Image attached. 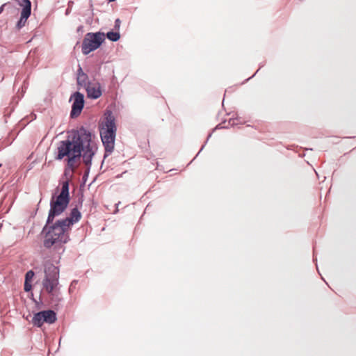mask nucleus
Masks as SVG:
<instances>
[{"label":"nucleus","mask_w":356,"mask_h":356,"mask_svg":"<svg viewBox=\"0 0 356 356\" xmlns=\"http://www.w3.org/2000/svg\"><path fill=\"white\" fill-rule=\"evenodd\" d=\"M198 154H199L197 153V155L194 156V159H196V158H197V156H198Z\"/></svg>","instance_id":"24"},{"label":"nucleus","mask_w":356,"mask_h":356,"mask_svg":"<svg viewBox=\"0 0 356 356\" xmlns=\"http://www.w3.org/2000/svg\"><path fill=\"white\" fill-rule=\"evenodd\" d=\"M83 26H79L78 28H77V32H81L83 31Z\"/></svg>","instance_id":"17"},{"label":"nucleus","mask_w":356,"mask_h":356,"mask_svg":"<svg viewBox=\"0 0 356 356\" xmlns=\"http://www.w3.org/2000/svg\"><path fill=\"white\" fill-rule=\"evenodd\" d=\"M96 150L97 147L92 142L91 133L81 127L68 132L67 138L58 143L55 159L60 161L65 159L67 165L64 174L67 176L68 170L72 173L76 170V162L81 158L85 165L90 164Z\"/></svg>","instance_id":"2"},{"label":"nucleus","mask_w":356,"mask_h":356,"mask_svg":"<svg viewBox=\"0 0 356 356\" xmlns=\"http://www.w3.org/2000/svg\"><path fill=\"white\" fill-rule=\"evenodd\" d=\"M59 269L50 262L44 264V277L42 280L43 289L47 293H54L58 289Z\"/></svg>","instance_id":"4"},{"label":"nucleus","mask_w":356,"mask_h":356,"mask_svg":"<svg viewBox=\"0 0 356 356\" xmlns=\"http://www.w3.org/2000/svg\"><path fill=\"white\" fill-rule=\"evenodd\" d=\"M91 165H92V160H90V164L89 165H86V170L85 171V173H84V175L83 177V179H86L88 177V174L90 172V168H91Z\"/></svg>","instance_id":"14"},{"label":"nucleus","mask_w":356,"mask_h":356,"mask_svg":"<svg viewBox=\"0 0 356 356\" xmlns=\"http://www.w3.org/2000/svg\"><path fill=\"white\" fill-rule=\"evenodd\" d=\"M85 88L88 98L96 99L102 95V91L99 85L95 86L92 83H88Z\"/></svg>","instance_id":"9"},{"label":"nucleus","mask_w":356,"mask_h":356,"mask_svg":"<svg viewBox=\"0 0 356 356\" xmlns=\"http://www.w3.org/2000/svg\"><path fill=\"white\" fill-rule=\"evenodd\" d=\"M104 40V34L101 32L88 33L83 40L81 51L83 54L88 55L98 49Z\"/></svg>","instance_id":"5"},{"label":"nucleus","mask_w":356,"mask_h":356,"mask_svg":"<svg viewBox=\"0 0 356 356\" xmlns=\"http://www.w3.org/2000/svg\"><path fill=\"white\" fill-rule=\"evenodd\" d=\"M204 146H205V144L202 146V147H201L200 150L199 151L198 154H200V152L204 149Z\"/></svg>","instance_id":"19"},{"label":"nucleus","mask_w":356,"mask_h":356,"mask_svg":"<svg viewBox=\"0 0 356 356\" xmlns=\"http://www.w3.org/2000/svg\"><path fill=\"white\" fill-rule=\"evenodd\" d=\"M76 282L75 281H73L72 283H71V286L73 285L74 283H75Z\"/></svg>","instance_id":"23"},{"label":"nucleus","mask_w":356,"mask_h":356,"mask_svg":"<svg viewBox=\"0 0 356 356\" xmlns=\"http://www.w3.org/2000/svg\"><path fill=\"white\" fill-rule=\"evenodd\" d=\"M120 25H121V20L118 18L116 19L115 21L114 28L117 31H119V29L120 28Z\"/></svg>","instance_id":"16"},{"label":"nucleus","mask_w":356,"mask_h":356,"mask_svg":"<svg viewBox=\"0 0 356 356\" xmlns=\"http://www.w3.org/2000/svg\"><path fill=\"white\" fill-rule=\"evenodd\" d=\"M19 5L22 7L21 11V16L19 20L17 23V28L18 29L24 26L27 19L30 17L31 13V2L29 0H20Z\"/></svg>","instance_id":"8"},{"label":"nucleus","mask_w":356,"mask_h":356,"mask_svg":"<svg viewBox=\"0 0 356 356\" xmlns=\"http://www.w3.org/2000/svg\"><path fill=\"white\" fill-rule=\"evenodd\" d=\"M70 9H69V8H67V9L66 10V13H65V14H66V15H68V14H69V13H70Z\"/></svg>","instance_id":"20"},{"label":"nucleus","mask_w":356,"mask_h":356,"mask_svg":"<svg viewBox=\"0 0 356 356\" xmlns=\"http://www.w3.org/2000/svg\"><path fill=\"white\" fill-rule=\"evenodd\" d=\"M61 191L57 196L53 195L50 200V209L47 222L42 230L44 235V246L50 248L58 243H66L69 241L67 232L70 227L77 222L81 218V212L76 207L72 209L70 217L57 220L51 225L55 217L60 216L67 207L70 197L69 193L70 180L61 183Z\"/></svg>","instance_id":"1"},{"label":"nucleus","mask_w":356,"mask_h":356,"mask_svg":"<svg viewBox=\"0 0 356 356\" xmlns=\"http://www.w3.org/2000/svg\"><path fill=\"white\" fill-rule=\"evenodd\" d=\"M72 99H74V102L72 105L70 116L71 118H74L81 113L84 106V95L79 92H75L71 96L70 100Z\"/></svg>","instance_id":"7"},{"label":"nucleus","mask_w":356,"mask_h":356,"mask_svg":"<svg viewBox=\"0 0 356 356\" xmlns=\"http://www.w3.org/2000/svg\"><path fill=\"white\" fill-rule=\"evenodd\" d=\"M106 38L112 42H116L120 39V34L119 31H108L106 33Z\"/></svg>","instance_id":"12"},{"label":"nucleus","mask_w":356,"mask_h":356,"mask_svg":"<svg viewBox=\"0 0 356 356\" xmlns=\"http://www.w3.org/2000/svg\"><path fill=\"white\" fill-rule=\"evenodd\" d=\"M56 314L51 309L43 310L34 314L32 318L33 325L40 327L44 323L52 324L56 321Z\"/></svg>","instance_id":"6"},{"label":"nucleus","mask_w":356,"mask_h":356,"mask_svg":"<svg viewBox=\"0 0 356 356\" xmlns=\"http://www.w3.org/2000/svg\"><path fill=\"white\" fill-rule=\"evenodd\" d=\"M51 298L53 302H59L62 300V297L60 296V293L59 291V289L55 290L54 293H47Z\"/></svg>","instance_id":"11"},{"label":"nucleus","mask_w":356,"mask_h":356,"mask_svg":"<svg viewBox=\"0 0 356 356\" xmlns=\"http://www.w3.org/2000/svg\"><path fill=\"white\" fill-rule=\"evenodd\" d=\"M198 154H199L197 153V155L194 156V159H196V158H197V156H198Z\"/></svg>","instance_id":"25"},{"label":"nucleus","mask_w":356,"mask_h":356,"mask_svg":"<svg viewBox=\"0 0 356 356\" xmlns=\"http://www.w3.org/2000/svg\"><path fill=\"white\" fill-rule=\"evenodd\" d=\"M3 5L0 8V13L3 11Z\"/></svg>","instance_id":"22"},{"label":"nucleus","mask_w":356,"mask_h":356,"mask_svg":"<svg viewBox=\"0 0 356 356\" xmlns=\"http://www.w3.org/2000/svg\"><path fill=\"white\" fill-rule=\"evenodd\" d=\"M31 288H32V285L30 283V282L25 281V282H24V291H26V292L30 291L31 290Z\"/></svg>","instance_id":"15"},{"label":"nucleus","mask_w":356,"mask_h":356,"mask_svg":"<svg viewBox=\"0 0 356 356\" xmlns=\"http://www.w3.org/2000/svg\"><path fill=\"white\" fill-rule=\"evenodd\" d=\"M211 136V134H209V136H208V137H207V140H208ZM207 142V141H206V142H205V143H206Z\"/></svg>","instance_id":"21"},{"label":"nucleus","mask_w":356,"mask_h":356,"mask_svg":"<svg viewBox=\"0 0 356 356\" xmlns=\"http://www.w3.org/2000/svg\"><path fill=\"white\" fill-rule=\"evenodd\" d=\"M105 122L104 126L100 131L101 139L103 143L105 153L104 158L108 156L114 149L116 125L115 122V118L113 117L111 111H106L105 113Z\"/></svg>","instance_id":"3"},{"label":"nucleus","mask_w":356,"mask_h":356,"mask_svg":"<svg viewBox=\"0 0 356 356\" xmlns=\"http://www.w3.org/2000/svg\"><path fill=\"white\" fill-rule=\"evenodd\" d=\"M80 73V74H82V73H84L81 69V67H79V69L78 70V74Z\"/></svg>","instance_id":"18"},{"label":"nucleus","mask_w":356,"mask_h":356,"mask_svg":"<svg viewBox=\"0 0 356 356\" xmlns=\"http://www.w3.org/2000/svg\"><path fill=\"white\" fill-rule=\"evenodd\" d=\"M34 276V272L33 270H29L25 275V281L31 282Z\"/></svg>","instance_id":"13"},{"label":"nucleus","mask_w":356,"mask_h":356,"mask_svg":"<svg viewBox=\"0 0 356 356\" xmlns=\"http://www.w3.org/2000/svg\"><path fill=\"white\" fill-rule=\"evenodd\" d=\"M88 76L85 73L78 74L77 77V83L81 86H83L85 88L87 86L88 83H90L87 81Z\"/></svg>","instance_id":"10"}]
</instances>
